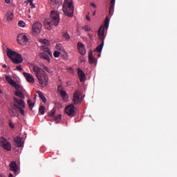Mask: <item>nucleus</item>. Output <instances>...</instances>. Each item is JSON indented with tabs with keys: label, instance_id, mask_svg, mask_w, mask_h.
I'll use <instances>...</instances> for the list:
<instances>
[{
	"label": "nucleus",
	"instance_id": "f257e3e1",
	"mask_svg": "<svg viewBox=\"0 0 177 177\" xmlns=\"http://www.w3.org/2000/svg\"><path fill=\"white\" fill-rule=\"evenodd\" d=\"M60 23V13L57 10H51L50 13V19L44 20V26L48 30H51L53 26H58Z\"/></svg>",
	"mask_w": 177,
	"mask_h": 177
},
{
	"label": "nucleus",
	"instance_id": "f03ea898",
	"mask_svg": "<svg viewBox=\"0 0 177 177\" xmlns=\"http://www.w3.org/2000/svg\"><path fill=\"white\" fill-rule=\"evenodd\" d=\"M32 71L37 77L39 83L41 84V86L45 87L47 86V84H48V76L46 72H44L42 66H41V68H39V66H33Z\"/></svg>",
	"mask_w": 177,
	"mask_h": 177
},
{
	"label": "nucleus",
	"instance_id": "7ed1b4c3",
	"mask_svg": "<svg viewBox=\"0 0 177 177\" xmlns=\"http://www.w3.org/2000/svg\"><path fill=\"white\" fill-rule=\"evenodd\" d=\"M109 16H106L104 26H101L97 32L98 37L102 41L101 44L98 45L95 48V50H97L98 52H102L103 49V46L104 45V38H105L104 37L105 28H109Z\"/></svg>",
	"mask_w": 177,
	"mask_h": 177
},
{
	"label": "nucleus",
	"instance_id": "20e7f679",
	"mask_svg": "<svg viewBox=\"0 0 177 177\" xmlns=\"http://www.w3.org/2000/svg\"><path fill=\"white\" fill-rule=\"evenodd\" d=\"M7 56L11 59L13 64H19L23 62V57L21 54H19L16 50H13L10 48H7Z\"/></svg>",
	"mask_w": 177,
	"mask_h": 177
},
{
	"label": "nucleus",
	"instance_id": "39448f33",
	"mask_svg": "<svg viewBox=\"0 0 177 177\" xmlns=\"http://www.w3.org/2000/svg\"><path fill=\"white\" fill-rule=\"evenodd\" d=\"M62 10L66 16L73 17L74 13V6L73 0H65Z\"/></svg>",
	"mask_w": 177,
	"mask_h": 177
},
{
	"label": "nucleus",
	"instance_id": "423d86ee",
	"mask_svg": "<svg viewBox=\"0 0 177 177\" xmlns=\"http://www.w3.org/2000/svg\"><path fill=\"white\" fill-rule=\"evenodd\" d=\"M14 106L13 108H17L19 109L20 113L21 115H24V108L26 106V102L24 100H21L20 98H17V97H14L13 98Z\"/></svg>",
	"mask_w": 177,
	"mask_h": 177
},
{
	"label": "nucleus",
	"instance_id": "0eeeda50",
	"mask_svg": "<svg viewBox=\"0 0 177 177\" xmlns=\"http://www.w3.org/2000/svg\"><path fill=\"white\" fill-rule=\"evenodd\" d=\"M42 48L44 49V53H40L39 54V57L40 59H44L45 61H47L48 64H50L51 59L49 57V55H53V53L51 52L50 48H47V46H45V45L42 46Z\"/></svg>",
	"mask_w": 177,
	"mask_h": 177
},
{
	"label": "nucleus",
	"instance_id": "6e6552de",
	"mask_svg": "<svg viewBox=\"0 0 177 177\" xmlns=\"http://www.w3.org/2000/svg\"><path fill=\"white\" fill-rule=\"evenodd\" d=\"M17 42L21 45H29L30 44L29 35H27L25 32L19 34L17 36Z\"/></svg>",
	"mask_w": 177,
	"mask_h": 177
},
{
	"label": "nucleus",
	"instance_id": "1a4fd4ad",
	"mask_svg": "<svg viewBox=\"0 0 177 177\" xmlns=\"http://www.w3.org/2000/svg\"><path fill=\"white\" fill-rule=\"evenodd\" d=\"M0 145L1 147L4 149V150H7V151H10V150H12V145L8 139H6V138H1Z\"/></svg>",
	"mask_w": 177,
	"mask_h": 177
},
{
	"label": "nucleus",
	"instance_id": "9d476101",
	"mask_svg": "<svg viewBox=\"0 0 177 177\" xmlns=\"http://www.w3.org/2000/svg\"><path fill=\"white\" fill-rule=\"evenodd\" d=\"M42 30V24L40 21H35L32 25V31L33 34H39Z\"/></svg>",
	"mask_w": 177,
	"mask_h": 177
},
{
	"label": "nucleus",
	"instance_id": "9b49d317",
	"mask_svg": "<svg viewBox=\"0 0 177 177\" xmlns=\"http://www.w3.org/2000/svg\"><path fill=\"white\" fill-rule=\"evenodd\" d=\"M73 101L75 104H80L82 101V96L81 94V91L80 90H76L74 92L73 97Z\"/></svg>",
	"mask_w": 177,
	"mask_h": 177
},
{
	"label": "nucleus",
	"instance_id": "f8f14e48",
	"mask_svg": "<svg viewBox=\"0 0 177 177\" xmlns=\"http://www.w3.org/2000/svg\"><path fill=\"white\" fill-rule=\"evenodd\" d=\"M75 106L73 105V104H71V105H68V106H66V113H67L69 116H74L75 113Z\"/></svg>",
	"mask_w": 177,
	"mask_h": 177
},
{
	"label": "nucleus",
	"instance_id": "ddd939ff",
	"mask_svg": "<svg viewBox=\"0 0 177 177\" xmlns=\"http://www.w3.org/2000/svg\"><path fill=\"white\" fill-rule=\"evenodd\" d=\"M62 86H58L57 91L59 93L64 101H65V102H67L68 101V95L66 93V91H64V90H62Z\"/></svg>",
	"mask_w": 177,
	"mask_h": 177
},
{
	"label": "nucleus",
	"instance_id": "4468645a",
	"mask_svg": "<svg viewBox=\"0 0 177 177\" xmlns=\"http://www.w3.org/2000/svg\"><path fill=\"white\" fill-rule=\"evenodd\" d=\"M17 87H15V88H16V91H15V94L17 97H19V99L21 100H24V98L26 97L24 94H22L21 92V86L20 84H18L17 83Z\"/></svg>",
	"mask_w": 177,
	"mask_h": 177
},
{
	"label": "nucleus",
	"instance_id": "2eb2a0df",
	"mask_svg": "<svg viewBox=\"0 0 177 177\" xmlns=\"http://www.w3.org/2000/svg\"><path fill=\"white\" fill-rule=\"evenodd\" d=\"M77 49L81 55H86V49L84 44H82L81 41L77 42Z\"/></svg>",
	"mask_w": 177,
	"mask_h": 177
},
{
	"label": "nucleus",
	"instance_id": "dca6fc26",
	"mask_svg": "<svg viewBox=\"0 0 177 177\" xmlns=\"http://www.w3.org/2000/svg\"><path fill=\"white\" fill-rule=\"evenodd\" d=\"M62 0H50V5L55 8V9H59L62 6Z\"/></svg>",
	"mask_w": 177,
	"mask_h": 177
},
{
	"label": "nucleus",
	"instance_id": "f3484780",
	"mask_svg": "<svg viewBox=\"0 0 177 177\" xmlns=\"http://www.w3.org/2000/svg\"><path fill=\"white\" fill-rule=\"evenodd\" d=\"M15 143L17 147H21L24 145V142L23 141V138L20 136H17L15 138Z\"/></svg>",
	"mask_w": 177,
	"mask_h": 177
},
{
	"label": "nucleus",
	"instance_id": "a211bd4d",
	"mask_svg": "<svg viewBox=\"0 0 177 177\" xmlns=\"http://www.w3.org/2000/svg\"><path fill=\"white\" fill-rule=\"evenodd\" d=\"M6 80L8 82V83L9 84H10V86H12V87H15L17 88V82H15V80H13V79H12L11 76H6Z\"/></svg>",
	"mask_w": 177,
	"mask_h": 177
},
{
	"label": "nucleus",
	"instance_id": "6ab92c4d",
	"mask_svg": "<svg viewBox=\"0 0 177 177\" xmlns=\"http://www.w3.org/2000/svg\"><path fill=\"white\" fill-rule=\"evenodd\" d=\"M24 76L29 83H35V78L30 73H24Z\"/></svg>",
	"mask_w": 177,
	"mask_h": 177
},
{
	"label": "nucleus",
	"instance_id": "aec40b11",
	"mask_svg": "<svg viewBox=\"0 0 177 177\" xmlns=\"http://www.w3.org/2000/svg\"><path fill=\"white\" fill-rule=\"evenodd\" d=\"M10 171H12L15 174L17 172L19 167L16 161H12V162L10 163Z\"/></svg>",
	"mask_w": 177,
	"mask_h": 177
},
{
	"label": "nucleus",
	"instance_id": "412c9836",
	"mask_svg": "<svg viewBox=\"0 0 177 177\" xmlns=\"http://www.w3.org/2000/svg\"><path fill=\"white\" fill-rule=\"evenodd\" d=\"M77 75L79 76V79L80 82H85L86 80V75L84 73L82 69H77Z\"/></svg>",
	"mask_w": 177,
	"mask_h": 177
},
{
	"label": "nucleus",
	"instance_id": "4be33fe9",
	"mask_svg": "<svg viewBox=\"0 0 177 177\" xmlns=\"http://www.w3.org/2000/svg\"><path fill=\"white\" fill-rule=\"evenodd\" d=\"M95 57H93V54L92 51H91V53H88L89 64H95Z\"/></svg>",
	"mask_w": 177,
	"mask_h": 177
},
{
	"label": "nucleus",
	"instance_id": "5701e85b",
	"mask_svg": "<svg viewBox=\"0 0 177 177\" xmlns=\"http://www.w3.org/2000/svg\"><path fill=\"white\" fill-rule=\"evenodd\" d=\"M40 66H41V68H43V69H44V71L48 72V73H50V74L53 73V71L52 69H50V68H48V66H46V65H45L44 64H41Z\"/></svg>",
	"mask_w": 177,
	"mask_h": 177
},
{
	"label": "nucleus",
	"instance_id": "b1692460",
	"mask_svg": "<svg viewBox=\"0 0 177 177\" xmlns=\"http://www.w3.org/2000/svg\"><path fill=\"white\" fill-rule=\"evenodd\" d=\"M115 0H111V6L109 8V12L110 13L114 10V8H115Z\"/></svg>",
	"mask_w": 177,
	"mask_h": 177
},
{
	"label": "nucleus",
	"instance_id": "393cba45",
	"mask_svg": "<svg viewBox=\"0 0 177 177\" xmlns=\"http://www.w3.org/2000/svg\"><path fill=\"white\" fill-rule=\"evenodd\" d=\"M14 18V13L12 12H8L7 13V19L8 21L12 20Z\"/></svg>",
	"mask_w": 177,
	"mask_h": 177
},
{
	"label": "nucleus",
	"instance_id": "a878e982",
	"mask_svg": "<svg viewBox=\"0 0 177 177\" xmlns=\"http://www.w3.org/2000/svg\"><path fill=\"white\" fill-rule=\"evenodd\" d=\"M37 94L39 97L43 100L44 102H46V98L45 95H44L43 93H41V91H37Z\"/></svg>",
	"mask_w": 177,
	"mask_h": 177
},
{
	"label": "nucleus",
	"instance_id": "bb28decb",
	"mask_svg": "<svg viewBox=\"0 0 177 177\" xmlns=\"http://www.w3.org/2000/svg\"><path fill=\"white\" fill-rule=\"evenodd\" d=\"M56 49H58V50L60 52L61 51H64V47L63 46V45L62 44H56Z\"/></svg>",
	"mask_w": 177,
	"mask_h": 177
},
{
	"label": "nucleus",
	"instance_id": "cd10ccee",
	"mask_svg": "<svg viewBox=\"0 0 177 177\" xmlns=\"http://www.w3.org/2000/svg\"><path fill=\"white\" fill-rule=\"evenodd\" d=\"M45 106H44V105H41V106H39V112L41 114L44 115L45 113Z\"/></svg>",
	"mask_w": 177,
	"mask_h": 177
},
{
	"label": "nucleus",
	"instance_id": "c85d7f7f",
	"mask_svg": "<svg viewBox=\"0 0 177 177\" xmlns=\"http://www.w3.org/2000/svg\"><path fill=\"white\" fill-rule=\"evenodd\" d=\"M82 28L83 30H84V31H91L92 30V28H91V27H89V26H88V25L82 26Z\"/></svg>",
	"mask_w": 177,
	"mask_h": 177
},
{
	"label": "nucleus",
	"instance_id": "c756f323",
	"mask_svg": "<svg viewBox=\"0 0 177 177\" xmlns=\"http://www.w3.org/2000/svg\"><path fill=\"white\" fill-rule=\"evenodd\" d=\"M18 25L19 27H26V23L25 21H23V20H20L18 23Z\"/></svg>",
	"mask_w": 177,
	"mask_h": 177
},
{
	"label": "nucleus",
	"instance_id": "7c9ffc66",
	"mask_svg": "<svg viewBox=\"0 0 177 177\" xmlns=\"http://www.w3.org/2000/svg\"><path fill=\"white\" fill-rule=\"evenodd\" d=\"M53 55H54L55 57H59V56H60V53H59V50L57 49V50H55Z\"/></svg>",
	"mask_w": 177,
	"mask_h": 177
},
{
	"label": "nucleus",
	"instance_id": "2f4dec72",
	"mask_svg": "<svg viewBox=\"0 0 177 177\" xmlns=\"http://www.w3.org/2000/svg\"><path fill=\"white\" fill-rule=\"evenodd\" d=\"M63 37H64V38H66V39H67V40H69L71 38L68 32H64Z\"/></svg>",
	"mask_w": 177,
	"mask_h": 177
},
{
	"label": "nucleus",
	"instance_id": "473e14b6",
	"mask_svg": "<svg viewBox=\"0 0 177 177\" xmlns=\"http://www.w3.org/2000/svg\"><path fill=\"white\" fill-rule=\"evenodd\" d=\"M41 42L42 44H44V45H48V44H49L48 39H41Z\"/></svg>",
	"mask_w": 177,
	"mask_h": 177
},
{
	"label": "nucleus",
	"instance_id": "72a5a7b5",
	"mask_svg": "<svg viewBox=\"0 0 177 177\" xmlns=\"http://www.w3.org/2000/svg\"><path fill=\"white\" fill-rule=\"evenodd\" d=\"M90 6L92 7V10H96L97 6L93 2L90 3Z\"/></svg>",
	"mask_w": 177,
	"mask_h": 177
},
{
	"label": "nucleus",
	"instance_id": "f704fd0d",
	"mask_svg": "<svg viewBox=\"0 0 177 177\" xmlns=\"http://www.w3.org/2000/svg\"><path fill=\"white\" fill-rule=\"evenodd\" d=\"M32 9H33L34 8H35V3H33V0H29L28 1Z\"/></svg>",
	"mask_w": 177,
	"mask_h": 177
},
{
	"label": "nucleus",
	"instance_id": "c9c22d12",
	"mask_svg": "<svg viewBox=\"0 0 177 177\" xmlns=\"http://www.w3.org/2000/svg\"><path fill=\"white\" fill-rule=\"evenodd\" d=\"M60 119H62V114L57 115V116L55 117V121L59 122Z\"/></svg>",
	"mask_w": 177,
	"mask_h": 177
},
{
	"label": "nucleus",
	"instance_id": "e433bc0d",
	"mask_svg": "<svg viewBox=\"0 0 177 177\" xmlns=\"http://www.w3.org/2000/svg\"><path fill=\"white\" fill-rule=\"evenodd\" d=\"M20 91L21 94H24V95H25L26 94V90L25 88H24L23 87H21V86H20Z\"/></svg>",
	"mask_w": 177,
	"mask_h": 177
},
{
	"label": "nucleus",
	"instance_id": "4c0bfd02",
	"mask_svg": "<svg viewBox=\"0 0 177 177\" xmlns=\"http://www.w3.org/2000/svg\"><path fill=\"white\" fill-rule=\"evenodd\" d=\"M28 104L29 105L30 107L34 106V104H32L31 100H28Z\"/></svg>",
	"mask_w": 177,
	"mask_h": 177
},
{
	"label": "nucleus",
	"instance_id": "58836bf2",
	"mask_svg": "<svg viewBox=\"0 0 177 177\" xmlns=\"http://www.w3.org/2000/svg\"><path fill=\"white\" fill-rule=\"evenodd\" d=\"M55 113V109H52L51 111L49 113V115L50 116H54Z\"/></svg>",
	"mask_w": 177,
	"mask_h": 177
},
{
	"label": "nucleus",
	"instance_id": "ea45409f",
	"mask_svg": "<svg viewBox=\"0 0 177 177\" xmlns=\"http://www.w3.org/2000/svg\"><path fill=\"white\" fill-rule=\"evenodd\" d=\"M10 115H12V116H15L16 113L14 112V111L12 109H11L10 111Z\"/></svg>",
	"mask_w": 177,
	"mask_h": 177
},
{
	"label": "nucleus",
	"instance_id": "a19ab883",
	"mask_svg": "<svg viewBox=\"0 0 177 177\" xmlns=\"http://www.w3.org/2000/svg\"><path fill=\"white\" fill-rule=\"evenodd\" d=\"M88 37H89V38H90L91 39H93V34H91L90 32H88Z\"/></svg>",
	"mask_w": 177,
	"mask_h": 177
},
{
	"label": "nucleus",
	"instance_id": "79ce46f5",
	"mask_svg": "<svg viewBox=\"0 0 177 177\" xmlns=\"http://www.w3.org/2000/svg\"><path fill=\"white\" fill-rule=\"evenodd\" d=\"M17 70L21 71H23V68H21V66H17Z\"/></svg>",
	"mask_w": 177,
	"mask_h": 177
},
{
	"label": "nucleus",
	"instance_id": "37998d69",
	"mask_svg": "<svg viewBox=\"0 0 177 177\" xmlns=\"http://www.w3.org/2000/svg\"><path fill=\"white\" fill-rule=\"evenodd\" d=\"M86 19L88 21H91V17L90 16H86Z\"/></svg>",
	"mask_w": 177,
	"mask_h": 177
},
{
	"label": "nucleus",
	"instance_id": "c03bdc74",
	"mask_svg": "<svg viewBox=\"0 0 177 177\" xmlns=\"http://www.w3.org/2000/svg\"><path fill=\"white\" fill-rule=\"evenodd\" d=\"M95 15H96V10H94L93 12V16H95Z\"/></svg>",
	"mask_w": 177,
	"mask_h": 177
},
{
	"label": "nucleus",
	"instance_id": "a18cd8bd",
	"mask_svg": "<svg viewBox=\"0 0 177 177\" xmlns=\"http://www.w3.org/2000/svg\"><path fill=\"white\" fill-rule=\"evenodd\" d=\"M6 3H10V0H5Z\"/></svg>",
	"mask_w": 177,
	"mask_h": 177
},
{
	"label": "nucleus",
	"instance_id": "49530a36",
	"mask_svg": "<svg viewBox=\"0 0 177 177\" xmlns=\"http://www.w3.org/2000/svg\"><path fill=\"white\" fill-rule=\"evenodd\" d=\"M9 177H14L13 174L10 173V175H9Z\"/></svg>",
	"mask_w": 177,
	"mask_h": 177
},
{
	"label": "nucleus",
	"instance_id": "de8ad7c7",
	"mask_svg": "<svg viewBox=\"0 0 177 177\" xmlns=\"http://www.w3.org/2000/svg\"><path fill=\"white\" fill-rule=\"evenodd\" d=\"M3 68H7V65H6V64H4V65H3Z\"/></svg>",
	"mask_w": 177,
	"mask_h": 177
},
{
	"label": "nucleus",
	"instance_id": "09e8293b",
	"mask_svg": "<svg viewBox=\"0 0 177 177\" xmlns=\"http://www.w3.org/2000/svg\"><path fill=\"white\" fill-rule=\"evenodd\" d=\"M0 94H2V91H1V90H0Z\"/></svg>",
	"mask_w": 177,
	"mask_h": 177
},
{
	"label": "nucleus",
	"instance_id": "8fccbe9b",
	"mask_svg": "<svg viewBox=\"0 0 177 177\" xmlns=\"http://www.w3.org/2000/svg\"><path fill=\"white\" fill-rule=\"evenodd\" d=\"M29 19H31V16H28Z\"/></svg>",
	"mask_w": 177,
	"mask_h": 177
},
{
	"label": "nucleus",
	"instance_id": "3c124183",
	"mask_svg": "<svg viewBox=\"0 0 177 177\" xmlns=\"http://www.w3.org/2000/svg\"><path fill=\"white\" fill-rule=\"evenodd\" d=\"M28 12H30V9H29Z\"/></svg>",
	"mask_w": 177,
	"mask_h": 177
},
{
	"label": "nucleus",
	"instance_id": "603ef678",
	"mask_svg": "<svg viewBox=\"0 0 177 177\" xmlns=\"http://www.w3.org/2000/svg\"><path fill=\"white\" fill-rule=\"evenodd\" d=\"M3 177H6V176H3Z\"/></svg>",
	"mask_w": 177,
	"mask_h": 177
}]
</instances>
